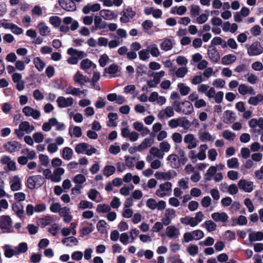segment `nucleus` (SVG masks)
Returning a JSON list of instances; mask_svg holds the SVG:
<instances>
[{
  "instance_id": "28",
  "label": "nucleus",
  "mask_w": 263,
  "mask_h": 263,
  "mask_svg": "<svg viewBox=\"0 0 263 263\" xmlns=\"http://www.w3.org/2000/svg\"><path fill=\"white\" fill-rule=\"evenodd\" d=\"M100 9L101 6L98 3H96L93 4H88L83 7L82 9V12L84 14H88L90 11H98L100 10Z\"/></svg>"
},
{
  "instance_id": "20",
  "label": "nucleus",
  "mask_w": 263,
  "mask_h": 263,
  "mask_svg": "<svg viewBox=\"0 0 263 263\" xmlns=\"http://www.w3.org/2000/svg\"><path fill=\"white\" fill-rule=\"evenodd\" d=\"M10 189L12 191H17L21 189L22 180L20 177L15 175L10 181Z\"/></svg>"
},
{
  "instance_id": "57",
  "label": "nucleus",
  "mask_w": 263,
  "mask_h": 263,
  "mask_svg": "<svg viewBox=\"0 0 263 263\" xmlns=\"http://www.w3.org/2000/svg\"><path fill=\"white\" fill-rule=\"evenodd\" d=\"M188 71L186 67H179L176 71L175 74L177 78H183Z\"/></svg>"
},
{
  "instance_id": "41",
  "label": "nucleus",
  "mask_w": 263,
  "mask_h": 263,
  "mask_svg": "<svg viewBox=\"0 0 263 263\" xmlns=\"http://www.w3.org/2000/svg\"><path fill=\"white\" fill-rule=\"evenodd\" d=\"M147 48L149 53H150L153 57H158L160 55V51L156 44H151Z\"/></svg>"
},
{
  "instance_id": "63",
  "label": "nucleus",
  "mask_w": 263,
  "mask_h": 263,
  "mask_svg": "<svg viewBox=\"0 0 263 263\" xmlns=\"http://www.w3.org/2000/svg\"><path fill=\"white\" fill-rule=\"evenodd\" d=\"M191 232L194 240H199L202 238L204 236V233L202 231L200 230H194L193 231H192Z\"/></svg>"
},
{
  "instance_id": "17",
  "label": "nucleus",
  "mask_w": 263,
  "mask_h": 263,
  "mask_svg": "<svg viewBox=\"0 0 263 263\" xmlns=\"http://www.w3.org/2000/svg\"><path fill=\"white\" fill-rule=\"evenodd\" d=\"M107 27V23L102 20L101 16H95L94 18V26L92 28V31H94L98 29H105Z\"/></svg>"
},
{
  "instance_id": "9",
  "label": "nucleus",
  "mask_w": 263,
  "mask_h": 263,
  "mask_svg": "<svg viewBox=\"0 0 263 263\" xmlns=\"http://www.w3.org/2000/svg\"><path fill=\"white\" fill-rule=\"evenodd\" d=\"M120 14L122 16L120 20L121 23H125L128 22L130 19L133 18L136 15V12L133 10L132 7H128L124 8Z\"/></svg>"
},
{
  "instance_id": "40",
  "label": "nucleus",
  "mask_w": 263,
  "mask_h": 263,
  "mask_svg": "<svg viewBox=\"0 0 263 263\" xmlns=\"http://www.w3.org/2000/svg\"><path fill=\"white\" fill-rule=\"evenodd\" d=\"M263 100V95L258 94L255 97H251L248 100V103L250 105L257 106L260 102Z\"/></svg>"
},
{
  "instance_id": "44",
  "label": "nucleus",
  "mask_w": 263,
  "mask_h": 263,
  "mask_svg": "<svg viewBox=\"0 0 263 263\" xmlns=\"http://www.w3.org/2000/svg\"><path fill=\"white\" fill-rule=\"evenodd\" d=\"M177 87L180 91V94L183 96L188 95L191 90L189 86H186L185 84L182 83H178Z\"/></svg>"
},
{
  "instance_id": "52",
  "label": "nucleus",
  "mask_w": 263,
  "mask_h": 263,
  "mask_svg": "<svg viewBox=\"0 0 263 263\" xmlns=\"http://www.w3.org/2000/svg\"><path fill=\"white\" fill-rule=\"evenodd\" d=\"M73 181L78 185H82L86 181V178L82 174H78L74 177Z\"/></svg>"
},
{
  "instance_id": "33",
  "label": "nucleus",
  "mask_w": 263,
  "mask_h": 263,
  "mask_svg": "<svg viewBox=\"0 0 263 263\" xmlns=\"http://www.w3.org/2000/svg\"><path fill=\"white\" fill-rule=\"evenodd\" d=\"M161 49L165 51L170 50L173 48V43L170 39H164L160 44Z\"/></svg>"
},
{
  "instance_id": "19",
  "label": "nucleus",
  "mask_w": 263,
  "mask_h": 263,
  "mask_svg": "<svg viewBox=\"0 0 263 263\" xmlns=\"http://www.w3.org/2000/svg\"><path fill=\"white\" fill-rule=\"evenodd\" d=\"M4 147L8 152L11 153L19 151L21 144L16 141H12L6 143Z\"/></svg>"
},
{
  "instance_id": "48",
  "label": "nucleus",
  "mask_w": 263,
  "mask_h": 263,
  "mask_svg": "<svg viewBox=\"0 0 263 263\" xmlns=\"http://www.w3.org/2000/svg\"><path fill=\"white\" fill-rule=\"evenodd\" d=\"M62 242L63 244L66 245L67 246H69L70 245V243L77 245L78 240L76 237L73 236H70L63 239L62 240Z\"/></svg>"
},
{
  "instance_id": "8",
  "label": "nucleus",
  "mask_w": 263,
  "mask_h": 263,
  "mask_svg": "<svg viewBox=\"0 0 263 263\" xmlns=\"http://www.w3.org/2000/svg\"><path fill=\"white\" fill-rule=\"evenodd\" d=\"M0 25L6 29H10L15 34L20 35L23 33L22 28L12 23H7V20L3 19L0 21Z\"/></svg>"
},
{
  "instance_id": "15",
  "label": "nucleus",
  "mask_w": 263,
  "mask_h": 263,
  "mask_svg": "<svg viewBox=\"0 0 263 263\" xmlns=\"http://www.w3.org/2000/svg\"><path fill=\"white\" fill-rule=\"evenodd\" d=\"M74 83L80 86H84L89 81L88 78L84 76L80 71H78L73 77Z\"/></svg>"
},
{
  "instance_id": "39",
  "label": "nucleus",
  "mask_w": 263,
  "mask_h": 263,
  "mask_svg": "<svg viewBox=\"0 0 263 263\" xmlns=\"http://www.w3.org/2000/svg\"><path fill=\"white\" fill-rule=\"evenodd\" d=\"M72 149L69 147L63 148L62 153V158L66 160H69L72 158L73 155Z\"/></svg>"
},
{
  "instance_id": "23",
  "label": "nucleus",
  "mask_w": 263,
  "mask_h": 263,
  "mask_svg": "<svg viewBox=\"0 0 263 263\" xmlns=\"http://www.w3.org/2000/svg\"><path fill=\"white\" fill-rule=\"evenodd\" d=\"M166 234L170 238H177L180 235L179 229L174 226H170L166 229Z\"/></svg>"
},
{
  "instance_id": "27",
  "label": "nucleus",
  "mask_w": 263,
  "mask_h": 263,
  "mask_svg": "<svg viewBox=\"0 0 263 263\" xmlns=\"http://www.w3.org/2000/svg\"><path fill=\"white\" fill-rule=\"evenodd\" d=\"M60 215L63 218V221L66 223L69 222L72 219L70 209L66 206L62 208Z\"/></svg>"
},
{
  "instance_id": "7",
  "label": "nucleus",
  "mask_w": 263,
  "mask_h": 263,
  "mask_svg": "<svg viewBox=\"0 0 263 263\" xmlns=\"http://www.w3.org/2000/svg\"><path fill=\"white\" fill-rule=\"evenodd\" d=\"M248 54L251 56H256L263 53V47L259 42H255L250 46L246 45Z\"/></svg>"
},
{
  "instance_id": "3",
  "label": "nucleus",
  "mask_w": 263,
  "mask_h": 263,
  "mask_svg": "<svg viewBox=\"0 0 263 263\" xmlns=\"http://www.w3.org/2000/svg\"><path fill=\"white\" fill-rule=\"evenodd\" d=\"M74 150L78 154H86L91 156L97 152V149L87 143L82 142L76 144Z\"/></svg>"
},
{
  "instance_id": "1",
  "label": "nucleus",
  "mask_w": 263,
  "mask_h": 263,
  "mask_svg": "<svg viewBox=\"0 0 263 263\" xmlns=\"http://www.w3.org/2000/svg\"><path fill=\"white\" fill-rule=\"evenodd\" d=\"M175 110L178 112H182L185 115L191 114L194 111V108L192 104L187 101L179 102L176 100L173 102Z\"/></svg>"
},
{
  "instance_id": "54",
  "label": "nucleus",
  "mask_w": 263,
  "mask_h": 263,
  "mask_svg": "<svg viewBox=\"0 0 263 263\" xmlns=\"http://www.w3.org/2000/svg\"><path fill=\"white\" fill-rule=\"evenodd\" d=\"M191 126V122L185 118H179V126L185 129H188Z\"/></svg>"
},
{
  "instance_id": "53",
  "label": "nucleus",
  "mask_w": 263,
  "mask_h": 263,
  "mask_svg": "<svg viewBox=\"0 0 263 263\" xmlns=\"http://www.w3.org/2000/svg\"><path fill=\"white\" fill-rule=\"evenodd\" d=\"M106 222L104 220H99L97 224V229L101 234H104L106 232Z\"/></svg>"
},
{
  "instance_id": "4",
  "label": "nucleus",
  "mask_w": 263,
  "mask_h": 263,
  "mask_svg": "<svg viewBox=\"0 0 263 263\" xmlns=\"http://www.w3.org/2000/svg\"><path fill=\"white\" fill-rule=\"evenodd\" d=\"M172 192V184L170 182H165L160 184L156 191V195L160 198L170 196Z\"/></svg>"
},
{
  "instance_id": "46",
  "label": "nucleus",
  "mask_w": 263,
  "mask_h": 263,
  "mask_svg": "<svg viewBox=\"0 0 263 263\" xmlns=\"http://www.w3.org/2000/svg\"><path fill=\"white\" fill-rule=\"evenodd\" d=\"M149 153L151 155H154L155 157L160 159H163L164 156V154L161 152L160 149L156 147H151L149 149Z\"/></svg>"
},
{
  "instance_id": "35",
  "label": "nucleus",
  "mask_w": 263,
  "mask_h": 263,
  "mask_svg": "<svg viewBox=\"0 0 263 263\" xmlns=\"http://www.w3.org/2000/svg\"><path fill=\"white\" fill-rule=\"evenodd\" d=\"M33 64L35 67L40 72L42 71L46 66L45 63L39 57H36L34 59Z\"/></svg>"
},
{
  "instance_id": "56",
  "label": "nucleus",
  "mask_w": 263,
  "mask_h": 263,
  "mask_svg": "<svg viewBox=\"0 0 263 263\" xmlns=\"http://www.w3.org/2000/svg\"><path fill=\"white\" fill-rule=\"evenodd\" d=\"M5 250L4 255L7 258H11L14 255L13 249L9 245H5L3 247Z\"/></svg>"
},
{
  "instance_id": "34",
  "label": "nucleus",
  "mask_w": 263,
  "mask_h": 263,
  "mask_svg": "<svg viewBox=\"0 0 263 263\" xmlns=\"http://www.w3.org/2000/svg\"><path fill=\"white\" fill-rule=\"evenodd\" d=\"M199 138L202 142L206 141H213L214 139L212 136L208 132H200L199 134Z\"/></svg>"
},
{
  "instance_id": "2",
  "label": "nucleus",
  "mask_w": 263,
  "mask_h": 263,
  "mask_svg": "<svg viewBox=\"0 0 263 263\" xmlns=\"http://www.w3.org/2000/svg\"><path fill=\"white\" fill-rule=\"evenodd\" d=\"M204 215L202 212H197L194 217L186 216L180 218V222L186 226H190L191 227H195L201 222L203 218Z\"/></svg>"
},
{
  "instance_id": "49",
  "label": "nucleus",
  "mask_w": 263,
  "mask_h": 263,
  "mask_svg": "<svg viewBox=\"0 0 263 263\" xmlns=\"http://www.w3.org/2000/svg\"><path fill=\"white\" fill-rule=\"evenodd\" d=\"M116 171V168L112 165H106L103 170V174L106 177L112 175Z\"/></svg>"
},
{
  "instance_id": "13",
  "label": "nucleus",
  "mask_w": 263,
  "mask_h": 263,
  "mask_svg": "<svg viewBox=\"0 0 263 263\" xmlns=\"http://www.w3.org/2000/svg\"><path fill=\"white\" fill-rule=\"evenodd\" d=\"M58 107L60 108H67L71 106L73 104V99L72 97L65 98L60 96L57 100Z\"/></svg>"
},
{
  "instance_id": "59",
  "label": "nucleus",
  "mask_w": 263,
  "mask_h": 263,
  "mask_svg": "<svg viewBox=\"0 0 263 263\" xmlns=\"http://www.w3.org/2000/svg\"><path fill=\"white\" fill-rule=\"evenodd\" d=\"M139 59L142 61L147 60L150 56L148 49H142L140 50L139 53Z\"/></svg>"
},
{
  "instance_id": "31",
  "label": "nucleus",
  "mask_w": 263,
  "mask_h": 263,
  "mask_svg": "<svg viewBox=\"0 0 263 263\" xmlns=\"http://www.w3.org/2000/svg\"><path fill=\"white\" fill-rule=\"evenodd\" d=\"M80 67L83 70L86 71L91 67L92 69L96 68V65L88 59H85L81 62Z\"/></svg>"
},
{
  "instance_id": "30",
  "label": "nucleus",
  "mask_w": 263,
  "mask_h": 263,
  "mask_svg": "<svg viewBox=\"0 0 263 263\" xmlns=\"http://www.w3.org/2000/svg\"><path fill=\"white\" fill-rule=\"evenodd\" d=\"M100 16L106 20H112L117 17L114 12L108 9H103L100 11Z\"/></svg>"
},
{
  "instance_id": "50",
  "label": "nucleus",
  "mask_w": 263,
  "mask_h": 263,
  "mask_svg": "<svg viewBox=\"0 0 263 263\" xmlns=\"http://www.w3.org/2000/svg\"><path fill=\"white\" fill-rule=\"evenodd\" d=\"M120 67L116 64H112L110 65L108 67L104 69L105 72H107L109 74H115L119 70Z\"/></svg>"
},
{
  "instance_id": "60",
  "label": "nucleus",
  "mask_w": 263,
  "mask_h": 263,
  "mask_svg": "<svg viewBox=\"0 0 263 263\" xmlns=\"http://www.w3.org/2000/svg\"><path fill=\"white\" fill-rule=\"evenodd\" d=\"M222 136L227 140L233 141L236 137V135L229 130H225L223 132Z\"/></svg>"
},
{
  "instance_id": "61",
  "label": "nucleus",
  "mask_w": 263,
  "mask_h": 263,
  "mask_svg": "<svg viewBox=\"0 0 263 263\" xmlns=\"http://www.w3.org/2000/svg\"><path fill=\"white\" fill-rule=\"evenodd\" d=\"M160 149L162 153H167L170 151L171 145L167 141H163L159 144Z\"/></svg>"
},
{
  "instance_id": "58",
  "label": "nucleus",
  "mask_w": 263,
  "mask_h": 263,
  "mask_svg": "<svg viewBox=\"0 0 263 263\" xmlns=\"http://www.w3.org/2000/svg\"><path fill=\"white\" fill-rule=\"evenodd\" d=\"M206 229L209 232L214 231L216 229V224L212 220H206L204 222Z\"/></svg>"
},
{
  "instance_id": "55",
  "label": "nucleus",
  "mask_w": 263,
  "mask_h": 263,
  "mask_svg": "<svg viewBox=\"0 0 263 263\" xmlns=\"http://www.w3.org/2000/svg\"><path fill=\"white\" fill-rule=\"evenodd\" d=\"M54 221L53 217L51 216H46L45 217L41 218L40 220L41 224L43 226L45 227L52 223Z\"/></svg>"
},
{
  "instance_id": "36",
  "label": "nucleus",
  "mask_w": 263,
  "mask_h": 263,
  "mask_svg": "<svg viewBox=\"0 0 263 263\" xmlns=\"http://www.w3.org/2000/svg\"><path fill=\"white\" fill-rule=\"evenodd\" d=\"M69 135L71 137H75L79 138L82 135V129L79 126H74L73 127H70L69 128Z\"/></svg>"
},
{
  "instance_id": "5",
  "label": "nucleus",
  "mask_w": 263,
  "mask_h": 263,
  "mask_svg": "<svg viewBox=\"0 0 263 263\" xmlns=\"http://www.w3.org/2000/svg\"><path fill=\"white\" fill-rule=\"evenodd\" d=\"M12 220L8 215L0 216V229L4 233H9L12 232Z\"/></svg>"
},
{
  "instance_id": "16",
  "label": "nucleus",
  "mask_w": 263,
  "mask_h": 263,
  "mask_svg": "<svg viewBox=\"0 0 263 263\" xmlns=\"http://www.w3.org/2000/svg\"><path fill=\"white\" fill-rule=\"evenodd\" d=\"M239 188L247 193H251L253 190V182L245 179H241L238 183Z\"/></svg>"
},
{
  "instance_id": "11",
  "label": "nucleus",
  "mask_w": 263,
  "mask_h": 263,
  "mask_svg": "<svg viewBox=\"0 0 263 263\" xmlns=\"http://www.w3.org/2000/svg\"><path fill=\"white\" fill-rule=\"evenodd\" d=\"M59 4L61 8L67 11H74L77 6L72 0H58Z\"/></svg>"
},
{
  "instance_id": "37",
  "label": "nucleus",
  "mask_w": 263,
  "mask_h": 263,
  "mask_svg": "<svg viewBox=\"0 0 263 263\" xmlns=\"http://www.w3.org/2000/svg\"><path fill=\"white\" fill-rule=\"evenodd\" d=\"M208 149V145L206 144H201L199 147V152L197 154V158L199 160H203L206 158V150Z\"/></svg>"
},
{
  "instance_id": "47",
  "label": "nucleus",
  "mask_w": 263,
  "mask_h": 263,
  "mask_svg": "<svg viewBox=\"0 0 263 263\" xmlns=\"http://www.w3.org/2000/svg\"><path fill=\"white\" fill-rule=\"evenodd\" d=\"M111 210L110 205L106 204H99L97 205V211L98 213H108Z\"/></svg>"
},
{
  "instance_id": "29",
  "label": "nucleus",
  "mask_w": 263,
  "mask_h": 263,
  "mask_svg": "<svg viewBox=\"0 0 263 263\" xmlns=\"http://www.w3.org/2000/svg\"><path fill=\"white\" fill-rule=\"evenodd\" d=\"M37 28L40 34L43 36H48L50 33V28L43 22H40L37 25Z\"/></svg>"
},
{
  "instance_id": "42",
  "label": "nucleus",
  "mask_w": 263,
  "mask_h": 263,
  "mask_svg": "<svg viewBox=\"0 0 263 263\" xmlns=\"http://www.w3.org/2000/svg\"><path fill=\"white\" fill-rule=\"evenodd\" d=\"M236 60V58L235 55L232 54H228L224 55L222 58V63L223 65H229L234 63Z\"/></svg>"
},
{
  "instance_id": "64",
  "label": "nucleus",
  "mask_w": 263,
  "mask_h": 263,
  "mask_svg": "<svg viewBox=\"0 0 263 263\" xmlns=\"http://www.w3.org/2000/svg\"><path fill=\"white\" fill-rule=\"evenodd\" d=\"M191 15L192 17H196L199 15L200 8L198 5H192L190 9Z\"/></svg>"
},
{
  "instance_id": "22",
  "label": "nucleus",
  "mask_w": 263,
  "mask_h": 263,
  "mask_svg": "<svg viewBox=\"0 0 263 263\" xmlns=\"http://www.w3.org/2000/svg\"><path fill=\"white\" fill-rule=\"evenodd\" d=\"M208 54L211 60L214 62H217L220 60L219 52L216 47L210 46L208 50Z\"/></svg>"
},
{
  "instance_id": "6",
  "label": "nucleus",
  "mask_w": 263,
  "mask_h": 263,
  "mask_svg": "<svg viewBox=\"0 0 263 263\" xmlns=\"http://www.w3.org/2000/svg\"><path fill=\"white\" fill-rule=\"evenodd\" d=\"M44 182V178L41 175H34L30 176L27 181V186L33 190L35 187L41 186Z\"/></svg>"
},
{
  "instance_id": "38",
  "label": "nucleus",
  "mask_w": 263,
  "mask_h": 263,
  "mask_svg": "<svg viewBox=\"0 0 263 263\" xmlns=\"http://www.w3.org/2000/svg\"><path fill=\"white\" fill-rule=\"evenodd\" d=\"M19 128L25 132L27 134H29L34 130V126L30 125L27 121H24L20 123Z\"/></svg>"
},
{
  "instance_id": "10",
  "label": "nucleus",
  "mask_w": 263,
  "mask_h": 263,
  "mask_svg": "<svg viewBox=\"0 0 263 263\" xmlns=\"http://www.w3.org/2000/svg\"><path fill=\"white\" fill-rule=\"evenodd\" d=\"M174 108L173 106H168L164 109L161 110L158 114V118L160 120H163L165 119H168L174 116Z\"/></svg>"
},
{
  "instance_id": "26",
  "label": "nucleus",
  "mask_w": 263,
  "mask_h": 263,
  "mask_svg": "<svg viewBox=\"0 0 263 263\" xmlns=\"http://www.w3.org/2000/svg\"><path fill=\"white\" fill-rule=\"evenodd\" d=\"M212 218L216 222H226L228 221L229 217L225 212H215L211 215Z\"/></svg>"
},
{
  "instance_id": "32",
  "label": "nucleus",
  "mask_w": 263,
  "mask_h": 263,
  "mask_svg": "<svg viewBox=\"0 0 263 263\" xmlns=\"http://www.w3.org/2000/svg\"><path fill=\"white\" fill-rule=\"evenodd\" d=\"M250 242L261 241L263 240V233L261 232H252L249 234Z\"/></svg>"
},
{
  "instance_id": "24",
  "label": "nucleus",
  "mask_w": 263,
  "mask_h": 263,
  "mask_svg": "<svg viewBox=\"0 0 263 263\" xmlns=\"http://www.w3.org/2000/svg\"><path fill=\"white\" fill-rule=\"evenodd\" d=\"M166 159L172 168H178L180 167L179 157L177 155L174 154H171L167 157Z\"/></svg>"
},
{
  "instance_id": "18",
  "label": "nucleus",
  "mask_w": 263,
  "mask_h": 263,
  "mask_svg": "<svg viewBox=\"0 0 263 263\" xmlns=\"http://www.w3.org/2000/svg\"><path fill=\"white\" fill-rule=\"evenodd\" d=\"M87 92V90L85 89L81 90L79 88H76L71 86H68L65 90L66 94L78 97H80L82 94H85Z\"/></svg>"
},
{
  "instance_id": "21",
  "label": "nucleus",
  "mask_w": 263,
  "mask_h": 263,
  "mask_svg": "<svg viewBox=\"0 0 263 263\" xmlns=\"http://www.w3.org/2000/svg\"><path fill=\"white\" fill-rule=\"evenodd\" d=\"M67 53L71 56H74L76 58H78V60H81L87 56V54L84 51H79L72 47L68 49Z\"/></svg>"
},
{
  "instance_id": "14",
  "label": "nucleus",
  "mask_w": 263,
  "mask_h": 263,
  "mask_svg": "<svg viewBox=\"0 0 263 263\" xmlns=\"http://www.w3.org/2000/svg\"><path fill=\"white\" fill-rule=\"evenodd\" d=\"M22 111L26 116L32 117L35 120L39 119L41 116V112L39 110L28 106L24 107Z\"/></svg>"
},
{
  "instance_id": "62",
  "label": "nucleus",
  "mask_w": 263,
  "mask_h": 263,
  "mask_svg": "<svg viewBox=\"0 0 263 263\" xmlns=\"http://www.w3.org/2000/svg\"><path fill=\"white\" fill-rule=\"evenodd\" d=\"M49 23L52 24L54 27H59L61 23V18L57 16H52L49 18Z\"/></svg>"
},
{
  "instance_id": "43",
  "label": "nucleus",
  "mask_w": 263,
  "mask_h": 263,
  "mask_svg": "<svg viewBox=\"0 0 263 263\" xmlns=\"http://www.w3.org/2000/svg\"><path fill=\"white\" fill-rule=\"evenodd\" d=\"M204 12L205 13L201 14L196 17L195 22L196 23L199 24H202L208 21L209 11L208 10H205Z\"/></svg>"
},
{
  "instance_id": "12",
  "label": "nucleus",
  "mask_w": 263,
  "mask_h": 263,
  "mask_svg": "<svg viewBox=\"0 0 263 263\" xmlns=\"http://www.w3.org/2000/svg\"><path fill=\"white\" fill-rule=\"evenodd\" d=\"M12 209L15 215L20 219L24 220L25 216V211L24 210V206L20 202H16L12 204Z\"/></svg>"
},
{
  "instance_id": "51",
  "label": "nucleus",
  "mask_w": 263,
  "mask_h": 263,
  "mask_svg": "<svg viewBox=\"0 0 263 263\" xmlns=\"http://www.w3.org/2000/svg\"><path fill=\"white\" fill-rule=\"evenodd\" d=\"M186 250L190 255L194 256L198 254L199 249L197 245H190L187 248Z\"/></svg>"
},
{
  "instance_id": "25",
  "label": "nucleus",
  "mask_w": 263,
  "mask_h": 263,
  "mask_svg": "<svg viewBox=\"0 0 263 263\" xmlns=\"http://www.w3.org/2000/svg\"><path fill=\"white\" fill-rule=\"evenodd\" d=\"M65 173V170L62 167H58L55 168L53 172L51 181L54 182H59L62 180L61 176Z\"/></svg>"
},
{
  "instance_id": "45",
  "label": "nucleus",
  "mask_w": 263,
  "mask_h": 263,
  "mask_svg": "<svg viewBox=\"0 0 263 263\" xmlns=\"http://www.w3.org/2000/svg\"><path fill=\"white\" fill-rule=\"evenodd\" d=\"M239 164L237 158L233 157L227 160V165L229 168H238Z\"/></svg>"
}]
</instances>
